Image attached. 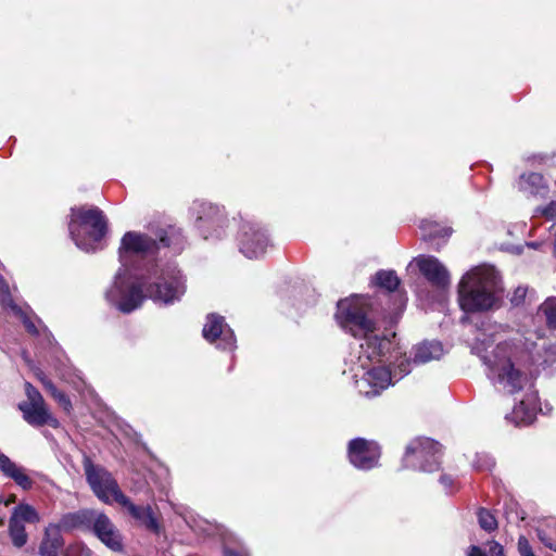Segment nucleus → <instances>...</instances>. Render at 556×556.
Returning <instances> with one entry per match:
<instances>
[{"label": "nucleus", "instance_id": "43", "mask_svg": "<svg viewBox=\"0 0 556 556\" xmlns=\"http://www.w3.org/2000/svg\"><path fill=\"white\" fill-rule=\"evenodd\" d=\"M224 556H243V555H241L240 553H238L231 548L226 547L224 549Z\"/></svg>", "mask_w": 556, "mask_h": 556}, {"label": "nucleus", "instance_id": "8", "mask_svg": "<svg viewBox=\"0 0 556 556\" xmlns=\"http://www.w3.org/2000/svg\"><path fill=\"white\" fill-rule=\"evenodd\" d=\"M83 466L86 480L94 495L103 503L121 504L126 495L121 491L117 481L104 467L94 465L89 456H84Z\"/></svg>", "mask_w": 556, "mask_h": 556}, {"label": "nucleus", "instance_id": "46", "mask_svg": "<svg viewBox=\"0 0 556 556\" xmlns=\"http://www.w3.org/2000/svg\"><path fill=\"white\" fill-rule=\"evenodd\" d=\"M400 305L403 306L405 304L403 295H400Z\"/></svg>", "mask_w": 556, "mask_h": 556}, {"label": "nucleus", "instance_id": "39", "mask_svg": "<svg viewBox=\"0 0 556 556\" xmlns=\"http://www.w3.org/2000/svg\"><path fill=\"white\" fill-rule=\"evenodd\" d=\"M488 546L490 556H505L504 548L498 542L491 541Z\"/></svg>", "mask_w": 556, "mask_h": 556}, {"label": "nucleus", "instance_id": "9", "mask_svg": "<svg viewBox=\"0 0 556 556\" xmlns=\"http://www.w3.org/2000/svg\"><path fill=\"white\" fill-rule=\"evenodd\" d=\"M269 237L266 229L258 223L243 222L238 235L240 252L248 258L262 257L269 247Z\"/></svg>", "mask_w": 556, "mask_h": 556}, {"label": "nucleus", "instance_id": "2", "mask_svg": "<svg viewBox=\"0 0 556 556\" xmlns=\"http://www.w3.org/2000/svg\"><path fill=\"white\" fill-rule=\"evenodd\" d=\"M368 311V299L352 295L338 302L336 319L344 331L363 341L345 364L359 394L375 397L395 381L389 367L371 365L391 350L392 343L387 336L377 333L376 323L369 318Z\"/></svg>", "mask_w": 556, "mask_h": 556}, {"label": "nucleus", "instance_id": "33", "mask_svg": "<svg viewBox=\"0 0 556 556\" xmlns=\"http://www.w3.org/2000/svg\"><path fill=\"white\" fill-rule=\"evenodd\" d=\"M535 214L536 215H542L544 217H546L547 219H554L556 218V201H552L549 202L546 206L544 207H538L535 210Z\"/></svg>", "mask_w": 556, "mask_h": 556}, {"label": "nucleus", "instance_id": "10", "mask_svg": "<svg viewBox=\"0 0 556 556\" xmlns=\"http://www.w3.org/2000/svg\"><path fill=\"white\" fill-rule=\"evenodd\" d=\"M39 521L40 516L34 506L26 503L15 506L9 519L8 529L12 544L17 548L25 546L28 541V534L24 523H38Z\"/></svg>", "mask_w": 556, "mask_h": 556}, {"label": "nucleus", "instance_id": "24", "mask_svg": "<svg viewBox=\"0 0 556 556\" xmlns=\"http://www.w3.org/2000/svg\"><path fill=\"white\" fill-rule=\"evenodd\" d=\"M536 534L542 544L556 552V519H549L536 529Z\"/></svg>", "mask_w": 556, "mask_h": 556}, {"label": "nucleus", "instance_id": "6", "mask_svg": "<svg viewBox=\"0 0 556 556\" xmlns=\"http://www.w3.org/2000/svg\"><path fill=\"white\" fill-rule=\"evenodd\" d=\"M190 213L194 226L205 239L218 240L227 235L229 219L223 206L203 200L193 201Z\"/></svg>", "mask_w": 556, "mask_h": 556}, {"label": "nucleus", "instance_id": "30", "mask_svg": "<svg viewBox=\"0 0 556 556\" xmlns=\"http://www.w3.org/2000/svg\"><path fill=\"white\" fill-rule=\"evenodd\" d=\"M494 466V459L486 453H477L472 462V467L479 471H491Z\"/></svg>", "mask_w": 556, "mask_h": 556}, {"label": "nucleus", "instance_id": "42", "mask_svg": "<svg viewBox=\"0 0 556 556\" xmlns=\"http://www.w3.org/2000/svg\"><path fill=\"white\" fill-rule=\"evenodd\" d=\"M467 556H486V554L477 545H471L467 551Z\"/></svg>", "mask_w": 556, "mask_h": 556}, {"label": "nucleus", "instance_id": "44", "mask_svg": "<svg viewBox=\"0 0 556 556\" xmlns=\"http://www.w3.org/2000/svg\"><path fill=\"white\" fill-rule=\"evenodd\" d=\"M527 245L529 248H533V249H536L539 247V243L538 242H528Z\"/></svg>", "mask_w": 556, "mask_h": 556}, {"label": "nucleus", "instance_id": "29", "mask_svg": "<svg viewBox=\"0 0 556 556\" xmlns=\"http://www.w3.org/2000/svg\"><path fill=\"white\" fill-rule=\"evenodd\" d=\"M478 521L480 527L488 532H492L497 528L496 518L485 508L479 509Z\"/></svg>", "mask_w": 556, "mask_h": 556}, {"label": "nucleus", "instance_id": "49", "mask_svg": "<svg viewBox=\"0 0 556 556\" xmlns=\"http://www.w3.org/2000/svg\"><path fill=\"white\" fill-rule=\"evenodd\" d=\"M0 503H2V498L0 497Z\"/></svg>", "mask_w": 556, "mask_h": 556}, {"label": "nucleus", "instance_id": "22", "mask_svg": "<svg viewBox=\"0 0 556 556\" xmlns=\"http://www.w3.org/2000/svg\"><path fill=\"white\" fill-rule=\"evenodd\" d=\"M0 470L7 477L13 479L22 489L29 490L31 488L33 481L25 472V469L17 466L9 457L0 458Z\"/></svg>", "mask_w": 556, "mask_h": 556}, {"label": "nucleus", "instance_id": "5", "mask_svg": "<svg viewBox=\"0 0 556 556\" xmlns=\"http://www.w3.org/2000/svg\"><path fill=\"white\" fill-rule=\"evenodd\" d=\"M68 231L76 247L85 252L100 249L108 231V220L97 206L71 208Z\"/></svg>", "mask_w": 556, "mask_h": 556}, {"label": "nucleus", "instance_id": "3", "mask_svg": "<svg viewBox=\"0 0 556 556\" xmlns=\"http://www.w3.org/2000/svg\"><path fill=\"white\" fill-rule=\"evenodd\" d=\"M503 330L502 325H490L483 329L476 338L472 352L482 361L486 377L493 386L503 392L515 394L528 386L526 368L534 359L532 352L525 349L520 340L498 342L494 346L500 331Z\"/></svg>", "mask_w": 556, "mask_h": 556}, {"label": "nucleus", "instance_id": "16", "mask_svg": "<svg viewBox=\"0 0 556 556\" xmlns=\"http://www.w3.org/2000/svg\"><path fill=\"white\" fill-rule=\"evenodd\" d=\"M23 418L33 427H42L48 425L52 428H59V420L50 413L45 402L34 404H18Z\"/></svg>", "mask_w": 556, "mask_h": 556}, {"label": "nucleus", "instance_id": "11", "mask_svg": "<svg viewBox=\"0 0 556 556\" xmlns=\"http://www.w3.org/2000/svg\"><path fill=\"white\" fill-rule=\"evenodd\" d=\"M202 334L207 342L215 344L219 350L231 352L237 348L233 330L220 315L212 313L206 316Z\"/></svg>", "mask_w": 556, "mask_h": 556}, {"label": "nucleus", "instance_id": "35", "mask_svg": "<svg viewBox=\"0 0 556 556\" xmlns=\"http://www.w3.org/2000/svg\"><path fill=\"white\" fill-rule=\"evenodd\" d=\"M518 552L520 556H535L529 540L523 535L518 539Z\"/></svg>", "mask_w": 556, "mask_h": 556}, {"label": "nucleus", "instance_id": "36", "mask_svg": "<svg viewBox=\"0 0 556 556\" xmlns=\"http://www.w3.org/2000/svg\"><path fill=\"white\" fill-rule=\"evenodd\" d=\"M66 556H91V551L83 544H74L68 547Z\"/></svg>", "mask_w": 556, "mask_h": 556}, {"label": "nucleus", "instance_id": "27", "mask_svg": "<svg viewBox=\"0 0 556 556\" xmlns=\"http://www.w3.org/2000/svg\"><path fill=\"white\" fill-rule=\"evenodd\" d=\"M412 364L413 361H410L408 357L401 356L396 358V361L393 364V367L390 368L392 372V378L396 382L401 380L403 377L408 375L412 370Z\"/></svg>", "mask_w": 556, "mask_h": 556}, {"label": "nucleus", "instance_id": "4", "mask_svg": "<svg viewBox=\"0 0 556 556\" xmlns=\"http://www.w3.org/2000/svg\"><path fill=\"white\" fill-rule=\"evenodd\" d=\"M502 283L493 266H478L466 273L458 283V302L464 312H486L500 306Z\"/></svg>", "mask_w": 556, "mask_h": 556}, {"label": "nucleus", "instance_id": "12", "mask_svg": "<svg viewBox=\"0 0 556 556\" xmlns=\"http://www.w3.org/2000/svg\"><path fill=\"white\" fill-rule=\"evenodd\" d=\"M381 455L377 442L356 438L349 442L348 457L350 463L357 469L370 470L378 466Z\"/></svg>", "mask_w": 556, "mask_h": 556}, {"label": "nucleus", "instance_id": "25", "mask_svg": "<svg viewBox=\"0 0 556 556\" xmlns=\"http://www.w3.org/2000/svg\"><path fill=\"white\" fill-rule=\"evenodd\" d=\"M539 312L545 317L548 328L556 330V298L546 299L541 304Z\"/></svg>", "mask_w": 556, "mask_h": 556}, {"label": "nucleus", "instance_id": "28", "mask_svg": "<svg viewBox=\"0 0 556 556\" xmlns=\"http://www.w3.org/2000/svg\"><path fill=\"white\" fill-rule=\"evenodd\" d=\"M11 312L22 320L24 327L30 334L37 336L39 333V329L22 307L12 305Z\"/></svg>", "mask_w": 556, "mask_h": 556}, {"label": "nucleus", "instance_id": "18", "mask_svg": "<svg viewBox=\"0 0 556 556\" xmlns=\"http://www.w3.org/2000/svg\"><path fill=\"white\" fill-rule=\"evenodd\" d=\"M94 509H79L77 511L64 514L59 522H53L54 526L62 532H72L74 530L87 531L91 529V521L93 520Z\"/></svg>", "mask_w": 556, "mask_h": 556}, {"label": "nucleus", "instance_id": "38", "mask_svg": "<svg viewBox=\"0 0 556 556\" xmlns=\"http://www.w3.org/2000/svg\"><path fill=\"white\" fill-rule=\"evenodd\" d=\"M38 379L42 383L46 391L51 394V396L58 391V388L53 384V382L49 378H47L42 372L38 374Z\"/></svg>", "mask_w": 556, "mask_h": 556}, {"label": "nucleus", "instance_id": "21", "mask_svg": "<svg viewBox=\"0 0 556 556\" xmlns=\"http://www.w3.org/2000/svg\"><path fill=\"white\" fill-rule=\"evenodd\" d=\"M444 353L443 346L438 341H425L414 349V364H425L439 359Z\"/></svg>", "mask_w": 556, "mask_h": 556}, {"label": "nucleus", "instance_id": "34", "mask_svg": "<svg viewBox=\"0 0 556 556\" xmlns=\"http://www.w3.org/2000/svg\"><path fill=\"white\" fill-rule=\"evenodd\" d=\"M52 397L58 402V404L67 413L72 409V402L70 397L63 393L62 391L58 390Z\"/></svg>", "mask_w": 556, "mask_h": 556}, {"label": "nucleus", "instance_id": "45", "mask_svg": "<svg viewBox=\"0 0 556 556\" xmlns=\"http://www.w3.org/2000/svg\"><path fill=\"white\" fill-rule=\"evenodd\" d=\"M517 254L522 252V247H516L514 250Z\"/></svg>", "mask_w": 556, "mask_h": 556}, {"label": "nucleus", "instance_id": "23", "mask_svg": "<svg viewBox=\"0 0 556 556\" xmlns=\"http://www.w3.org/2000/svg\"><path fill=\"white\" fill-rule=\"evenodd\" d=\"M372 282L377 287H379L388 292H394L397 290V288L401 283V280L394 270L381 269L375 274V276L372 278Z\"/></svg>", "mask_w": 556, "mask_h": 556}, {"label": "nucleus", "instance_id": "41", "mask_svg": "<svg viewBox=\"0 0 556 556\" xmlns=\"http://www.w3.org/2000/svg\"><path fill=\"white\" fill-rule=\"evenodd\" d=\"M546 356L544 358V363L547 365H554L556 363V357H552L553 355H556V345L553 348H548L545 350Z\"/></svg>", "mask_w": 556, "mask_h": 556}, {"label": "nucleus", "instance_id": "48", "mask_svg": "<svg viewBox=\"0 0 556 556\" xmlns=\"http://www.w3.org/2000/svg\"><path fill=\"white\" fill-rule=\"evenodd\" d=\"M3 457H8V456L0 452V458H3Z\"/></svg>", "mask_w": 556, "mask_h": 556}, {"label": "nucleus", "instance_id": "13", "mask_svg": "<svg viewBox=\"0 0 556 556\" xmlns=\"http://www.w3.org/2000/svg\"><path fill=\"white\" fill-rule=\"evenodd\" d=\"M414 262L431 286L440 290H445L450 287V273L437 257L432 255H419Z\"/></svg>", "mask_w": 556, "mask_h": 556}, {"label": "nucleus", "instance_id": "15", "mask_svg": "<svg viewBox=\"0 0 556 556\" xmlns=\"http://www.w3.org/2000/svg\"><path fill=\"white\" fill-rule=\"evenodd\" d=\"M538 409V393L529 389L519 403L514 406L513 412L506 415V419L516 426L530 425L534 420Z\"/></svg>", "mask_w": 556, "mask_h": 556}, {"label": "nucleus", "instance_id": "20", "mask_svg": "<svg viewBox=\"0 0 556 556\" xmlns=\"http://www.w3.org/2000/svg\"><path fill=\"white\" fill-rule=\"evenodd\" d=\"M518 188L521 192L535 198H545L548 191L543 175L539 173L522 174L518 181Z\"/></svg>", "mask_w": 556, "mask_h": 556}, {"label": "nucleus", "instance_id": "19", "mask_svg": "<svg viewBox=\"0 0 556 556\" xmlns=\"http://www.w3.org/2000/svg\"><path fill=\"white\" fill-rule=\"evenodd\" d=\"M63 547L64 539L62 532L53 522L49 523L43 530L38 554L40 556H60Z\"/></svg>", "mask_w": 556, "mask_h": 556}, {"label": "nucleus", "instance_id": "31", "mask_svg": "<svg viewBox=\"0 0 556 556\" xmlns=\"http://www.w3.org/2000/svg\"><path fill=\"white\" fill-rule=\"evenodd\" d=\"M25 393H26V396H27V400L22 402L21 404H35L36 403H41V402H45L42 395L40 394V392L29 382H26L25 383Z\"/></svg>", "mask_w": 556, "mask_h": 556}, {"label": "nucleus", "instance_id": "32", "mask_svg": "<svg viewBox=\"0 0 556 556\" xmlns=\"http://www.w3.org/2000/svg\"><path fill=\"white\" fill-rule=\"evenodd\" d=\"M0 301H1V304L3 305V307L5 308H12V305H16L14 302H13V299L10 294V291H9V286L7 285V282L3 280V278L0 276Z\"/></svg>", "mask_w": 556, "mask_h": 556}, {"label": "nucleus", "instance_id": "17", "mask_svg": "<svg viewBox=\"0 0 556 556\" xmlns=\"http://www.w3.org/2000/svg\"><path fill=\"white\" fill-rule=\"evenodd\" d=\"M125 507L128 514L136 519L148 531L159 535L162 531V526L155 517L154 511L150 505L138 506L135 505L127 496L119 504Z\"/></svg>", "mask_w": 556, "mask_h": 556}, {"label": "nucleus", "instance_id": "14", "mask_svg": "<svg viewBox=\"0 0 556 556\" xmlns=\"http://www.w3.org/2000/svg\"><path fill=\"white\" fill-rule=\"evenodd\" d=\"M93 517L94 518H92L93 520L91 521L90 530H92L97 538L112 551H122L123 543L121 534L110 518L105 514L98 510H94Z\"/></svg>", "mask_w": 556, "mask_h": 556}, {"label": "nucleus", "instance_id": "26", "mask_svg": "<svg viewBox=\"0 0 556 556\" xmlns=\"http://www.w3.org/2000/svg\"><path fill=\"white\" fill-rule=\"evenodd\" d=\"M421 229L425 231V238L427 240H432L437 237H448L452 232L450 228L441 227L437 223L429 220L421 223Z\"/></svg>", "mask_w": 556, "mask_h": 556}, {"label": "nucleus", "instance_id": "37", "mask_svg": "<svg viewBox=\"0 0 556 556\" xmlns=\"http://www.w3.org/2000/svg\"><path fill=\"white\" fill-rule=\"evenodd\" d=\"M527 295V288L526 287H518L515 289L513 295H511V299H510V302L515 305V306H518L520 305L525 298Z\"/></svg>", "mask_w": 556, "mask_h": 556}, {"label": "nucleus", "instance_id": "40", "mask_svg": "<svg viewBox=\"0 0 556 556\" xmlns=\"http://www.w3.org/2000/svg\"><path fill=\"white\" fill-rule=\"evenodd\" d=\"M440 483L443 485L446 492H452L454 488V479L448 475H442L440 477Z\"/></svg>", "mask_w": 556, "mask_h": 556}, {"label": "nucleus", "instance_id": "47", "mask_svg": "<svg viewBox=\"0 0 556 556\" xmlns=\"http://www.w3.org/2000/svg\"><path fill=\"white\" fill-rule=\"evenodd\" d=\"M4 523V519L0 517V526Z\"/></svg>", "mask_w": 556, "mask_h": 556}, {"label": "nucleus", "instance_id": "7", "mask_svg": "<svg viewBox=\"0 0 556 556\" xmlns=\"http://www.w3.org/2000/svg\"><path fill=\"white\" fill-rule=\"evenodd\" d=\"M441 444L429 438L412 440L402 459V466L422 472H433L440 468Z\"/></svg>", "mask_w": 556, "mask_h": 556}, {"label": "nucleus", "instance_id": "1", "mask_svg": "<svg viewBox=\"0 0 556 556\" xmlns=\"http://www.w3.org/2000/svg\"><path fill=\"white\" fill-rule=\"evenodd\" d=\"M187 239L175 225H150L144 232L127 231L119 245L122 267L105 292L106 301L119 312L129 314L146 298L164 305L179 302L186 293V277L175 263L155 258L164 251L180 254Z\"/></svg>", "mask_w": 556, "mask_h": 556}]
</instances>
